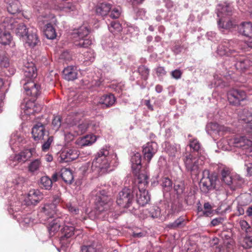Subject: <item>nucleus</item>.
Masks as SVG:
<instances>
[{
  "instance_id": "1",
  "label": "nucleus",
  "mask_w": 252,
  "mask_h": 252,
  "mask_svg": "<svg viewBox=\"0 0 252 252\" xmlns=\"http://www.w3.org/2000/svg\"><path fill=\"white\" fill-rule=\"evenodd\" d=\"M110 159L109 151L107 149H102L97 153L91 164L86 163L82 166V171L84 174L92 173L94 177L109 172L112 170L110 167Z\"/></svg>"
},
{
  "instance_id": "2",
  "label": "nucleus",
  "mask_w": 252,
  "mask_h": 252,
  "mask_svg": "<svg viewBox=\"0 0 252 252\" xmlns=\"http://www.w3.org/2000/svg\"><path fill=\"white\" fill-rule=\"evenodd\" d=\"M234 53H235V51L229 48H224L223 49L221 48V56H233V57H230L229 60H233L235 62V66L237 70L240 72H245L252 67V61L248 57L238 54L233 55Z\"/></svg>"
},
{
  "instance_id": "3",
  "label": "nucleus",
  "mask_w": 252,
  "mask_h": 252,
  "mask_svg": "<svg viewBox=\"0 0 252 252\" xmlns=\"http://www.w3.org/2000/svg\"><path fill=\"white\" fill-rule=\"evenodd\" d=\"M16 25V20L11 17L5 18L3 22L0 24V43L3 45L10 43L12 37L9 30L13 31Z\"/></svg>"
},
{
  "instance_id": "4",
  "label": "nucleus",
  "mask_w": 252,
  "mask_h": 252,
  "mask_svg": "<svg viewBox=\"0 0 252 252\" xmlns=\"http://www.w3.org/2000/svg\"><path fill=\"white\" fill-rule=\"evenodd\" d=\"M135 192L134 188H124L120 191L117 198V204L122 208H129L134 201Z\"/></svg>"
},
{
  "instance_id": "5",
  "label": "nucleus",
  "mask_w": 252,
  "mask_h": 252,
  "mask_svg": "<svg viewBox=\"0 0 252 252\" xmlns=\"http://www.w3.org/2000/svg\"><path fill=\"white\" fill-rule=\"evenodd\" d=\"M205 157L200 156L198 158L192 154H187L184 158V162L187 170L191 174L197 175L199 173V166L203 164Z\"/></svg>"
},
{
  "instance_id": "6",
  "label": "nucleus",
  "mask_w": 252,
  "mask_h": 252,
  "mask_svg": "<svg viewBox=\"0 0 252 252\" xmlns=\"http://www.w3.org/2000/svg\"><path fill=\"white\" fill-rule=\"evenodd\" d=\"M89 30L85 26L81 27L74 31L72 37L75 39V45L80 47L87 48L92 44L91 40L87 38Z\"/></svg>"
},
{
  "instance_id": "7",
  "label": "nucleus",
  "mask_w": 252,
  "mask_h": 252,
  "mask_svg": "<svg viewBox=\"0 0 252 252\" xmlns=\"http://www.w3.org/2000/svg\"><path fill=\"white\" fill-rule=\"evenodd\" d=\"M82 117V114H76L75 117L73 118V116H69L66 119V122L70 126L72 127V130H74V133L71 136H75L81 135L84 133L88 128L92 126V124L90 125L87 122L83 123L78 126H75L77 123L79 121Z\"/></svg>"
},
{
  "instance_id": "8",
  "label": "nucleus",
  "mask_w": 252,
  "mask_h": 252,
  "mask_svg": "<svg viewBox=\"0 0 252 252\" xmlns=\"http://www.w3.org/2000/svg\"><path fill=\"white\" fill-rule=\"evenodd\" d=\"M39 216L42 221L48 220L49 219L55 217H56V218L59 217H63V215H62L61 212L55 203L45 204L42 208Z\"/></svg>"
},
{
  "instance_id": "9",
  "label": "nucleus",
  "mask_w": 252,
  "mask_h": 252,
  "mask_svg": "<svg viewBox=\"0 0 252 252\" xmlns=\"http://www.w3.org/2000/svg\"><path fill=\"white\" fill-rule=\"evenodd\" d=\"M34 151L33 149H26L11 155L8 159L9 164L14 167L19 163H25L32 157Z\"/></svg>"
},
{
  "instance_id": "10",
  "label": "nucleus",
  "mask_w": 252,
  "mask_h": 252,
  "mask_svg": "<svg viewBox=\"0 0 252 252\" xmlns=\"http://www.w3.org/2000/svg\"><path fill=\"white\" fill-rule=\"evenodd\" d=\"M111 198L106 194L104 190H100L95 198V209L98 213H102L110 209L112 205Z\"/></svg>"
},
{
  "instance_id": "11",
  "label": "nucleus",
  "mask_w": 252,
  "mask_h": 252,
  "mask_svg": "<svg viewBox=\"0 0 252 252\" xmlns=\"http://www.w3.org/2000/svg\"><path fill=\"white\" fill-rule=\"evenodd\" d=\"M227 98L229 103L234 105H239L240 102L247 98L246 92L240 89H232L227 93Z\"/></svg>"
},
{
  "instance_id": "12",
  "label": "nucleus",
  "mask_w": 252,
  "mask_h": 252,
  "mask_svg": "<svg viewBox=\"0 0 252 252\" xmlns=\"http://www.w3.org/2000/svg\"><path fill=\"white\" fill-rule=\"evenodd\" d=\"M234 144L236 147L245 150V154L252 158V141L245 136H240L234 139Z\"/></svg>"
},
{
  "instance_id": "13",
  "label": "nucleus",
  "mask_w": 252,
  "mask_h": 252,
  "mask_svg": "<svg viewBox=\"0 0 252 252\" xmlns=\"http://www.w3.org/2000/svg\"><path fill=\"white\" fill-rule=\"evenodd\" d=\"M158 149L157 144L154 142H148L143 145L142 152L144 159L149 162L158 151Z\"/></svg>"
},
{
  "instance_id": "14",
  "label": "nucleus",
  "mask_w": 252,
  "mask_h": 252,
  "mask_svg": "<svg viewBox=\"0 0 252 252\" xmlns=\"http://www.w3.org/2000/svg\"><path fill=\"white\" fill-rule=\"evenodd\" d=\"M217 177L216 176L203 177L200 182V187L204 192H207L211 189L216 188Z\"/></svg>"
},
{
  "instance_id": "15",
  "label": "nucleus",
  "mask_w": 252,
  "mask_h": 252,
  "mask_svg": "<svg viewBox=\"0 0 252 252\" xmlns=\"http://www.w3.org/2000/svg\"><path fill=\"white\" fill-rule=\"evenodd\" d=\"M23 87L27 95L35 97L40 93V86L31 80L24 83Z\"/></svg>"
},
{
  "instance_id": "16",
  "label": "nucleus",
  "mask_w": 252,
  "mask_h": 252,
  "mask_svg": "<svg viewBox=\"0 0 252 252\" xmlns=\"http://www.w3.org/2000/svg\"><path fill=\"white\" fill-rule=\"evenodd\" d=\"M63 227L62 229V233L63 237L68 238L74 234L75 228L74 224L71 221V219L68 216L64 215Z\"/></svg>"
},
{
  "instance_id": "17",
  "label": "nucleus",
  "mask_w": 252,
  "mask_h": 252,
  "mask_svg": "<svg viewBox=\"0 0 252 252\" xmlns=\"http://www.w3.org/2000/svg\"><path fill=\"white\" fill-rule=\"evenodd\" d=\"M78 156V152L76 150L65 148L61 152L60 157L61 161L67 162L75 160Z\"/></svg>"
},
{
  "instance_id": "18",
  "label": "nucleus",
  "mask_w": 252,
  "mask_h": 252,
  "mask_svg": "<svg viewBox=\"0 0 252 252\" xmlns=\"http://www.w3.org/2000/svg\"><path fill=\"white\" fill-rule=\"evenodd\" d=\"M134 189H135L134 194H136L137 203L141 206H144L148 204L150 200V196L148 191L145 189L141 190L140 187H139L138 189L135 187H134Z\"/></svg>"
},
{
  "instance_id": "19",
  "label": "nucleus",
  "mask_w": 252,
  "mask_h": 252,
  "mask_svg": "<svg viewBox=\"0 0 252 252\" xmlns=\"http://www.w3.org/2000/svg\"><path fill=\"white\" fill-rule=\"evenodd\" d=\"M64 218L59 217L53 220L48 226V230L49 235L51 236H54L59 230L61 225H63Z\"/></svg>"
},
{
  "instance_id": "20",
  "label": "nucleus",
  "mask_w": 252,
  "mask_h": 252,
  "mask_svg": "<svg viewBox=\"0 0 252 252\" xmlns=\"http://www.w3.org/2000/svg\"><path fill=\"white\" fill-rule=\"evenodd\" d=\"M22 70L24 76L27 78L31 79L36 76V69L32 62H24Z\"/></svg>"
},
{
  "instance_id": "21",
  "label": "nucleus",
  "mask_w": 252,
  "mask_h": 252,
  "mask_svg": "<svg viewBox=\"0 0 252 252\" xmlns=\"http://www.w3.org/2000/svg\"><path fill=\"white\" fill-rule=\"evenodd\" d=\"M32 134L35 141L43 139L45 135L44 126L41 123L35 124L32 128Z\"/></svg>"
},
{
  "instance_id": "22",
  "label": "nucleus",
  "mask_w": 252,
  "mask_h": 252,
  "mask_svg": "<svg viewBox=\"0 0 252 252\" xmlns=\"http://www.w3.org/2000/svg\"><path fill=\"white\" fill-rule=\"evenodd\" d=\"M37 31L35 29L31 28L29 31L28 34H26L22 40L26 42L29 46H35L39 41L36 34Z\"/></svg>"
},
{
  "instance_id": "23",
  "label": "nucleus",
  "mask_w": 252,
  "mask_h": 252,
  "mask_svg": "<svg viewBox=\"0 0 252 252\" xmlns=\"http://www.w3.org/2000/svg\"><path fill=\"white\" fill-rule=\"evenodd\" d=\"M41 109V105L36 104L33 101H27L23 108L25 113L28 115L38 113Z\"/></svg>"
},
{
  "instance_id": "24",
  "label": "nucleus",
  "mask_w": 252,
  "mask_h": 252,
  "mask_svg": "<svg viewBox=\"0 0 252 252\" xmlns=\"http://www.w3.org/2000/svg\"><path fill=\"white\" fill-rule=\"evenodd\" d=\"M63 78L67 81H73L77 78V67L69 66L65 68L63 72Z\"/></svg>"
},
{
  "instance_id": "25",
  "label": "nucleus",
  "mask_w": 252,
  "mask_h": 252,
  "mask_svg": "<svg viewBox=\"0 0 252 252\" xmlns=\"http://www.w3.org/2000/svg\"><path fill=\"white\" fill-rule=\"evenodd\" d=\"M232 170L228 167L221 164V183H224L226 185L228 183H231V179L233 176L231 172ZM222 184H221V186Z\"/></svg>"
},
{
  "instance_id": "26",
  "label": "nucleus",
  "mask_w": 252,
  "mask_h": 252,
  "mask_svg": "<svg viewBox=\"0 0 252 252\" xmlns=\"http://www.w3.org/2000/svg\"><path fill=\"white\" fill-rule=\"evenodd\" d=\"M42 198V195L38 190L32 189L27 198V202L29 204H35Z\"/></svg>"
},
{
  "instance_id": "27",
  "label": "nucleus",
  "mask_w": 252,
  "mask_h": 252,
  "mask_svg": "<svg viewBox=\"0 0 252 252\" xmlns=\"http://www.w3.org/2000/svg\"><path fill=\"white\" fill-rule=\"evenodd\" d=\"M131 168L134 174H136L141 168V156L140 154L137 153L131 158Z\"/></svg>"
},
{
  "instance_id": "28",
  "label": "nucleus",
  "mask_w": 252,
  "mask_h": 252,
  "mask_svg": "<svg viewBox=\"0 0 252 252\" xmlns=\"http://www.w3.org/2000/svg\"><path fill=\"white\" fill-rule=\"evenodd\" d=\"M231 183H228L227 186L231 190H235L237 188H241L244 183V180L238 175H233L231 179Z\"/></svg>"
},
{
  "instance_id": "29",
  "label": "nucleus",
  "mask_w": 252,
  "mask_h": 252,
  "mask_svg": "<svg viewBox=\"0 0 252 252\" xmlns=\"http://www.w3.org/2000/svg\"><path fill=\"white\" fill-rule=\"evenodd\" d=\"M226 238L223 240V246H221V252H233L234 249V241L226 235Z\"/></svg>"
},
{
  "instance_id": "30",
  "label": "nucleus",
  "mask_w": 252,
  "mask_h": 252,
  "mask_svg": "<svg viewBox=\"0 0 252 252\" xmlns=\"http://www.w3.org/2000/svg\"><path fill=\"white\" fill-rule=\"evenodd\" d=\"M239 32L246 36L252 35V23L245 22L241 24L238 27Z\"/></svg>"
},
{
  "instance_id": "31",
  "label": "nucleus",
  "mask_w": 252,
  "mask_h": 252,
  "mask_svg": "<svg viewBox=\"0 0 252 252\" xmlns=\"http://www.w3.org/2000/svg\"><path fill=\"white\" fill-rule=\"evenodd\" d=\"M17 25L14 27L13 31H15L16 34L20 37L23 38L25 36L28 34L29 31L31 29H27L26 26L23 23H18L16 20Z\"/></svg>"
},
{
  "instance_id": "32",
  "label": "nucleus",
  "mask_w": 252,
  "mask_h": 252,
  "mask_svg": "<svg viewBox=\"0 0 252 252\" xmlns=\"http://www.w3.org/2000/svg\"><path fill=\"white\" fill-rule=\"evenodd\" d=\"M42 167L40 159L37 158L32 160L28 165V171L33 174H37Z\"/></svg>"
},
{
  "instance_id": "33",
  "label": "nucleus",
  "mask_w": 252,
  "mask_h": 252,
  "mask_svg": "<svg viewBox=\"0 0 252 252\" xmlns=\"http://www.w3.org/2000/svg\"><path fill=\"white\" fill-rule=\"evenodd\" d=\"M95 141L96 137L94 135H88L78 139L76 143L79 146L84 147L90 145Z\"/></svg>"
},
{
  "instance_id": "34",
  "label": "nucleus",
  "mask_w": 252,
  "mask_h": 252,
  "mask_svg": "<svg viewBox=\"0 0 252 252\" xmlns=\"http://www.w3.org/2000/svg\"><path fill=\"white\" fill-rule=\"evenodd\" d=\"M115 100V97L114 95L109 94L101 96L99 100V103L104 105L103 107H109L114 104Z\"/></svg>"
},
{
  "instance_id": "35",
  "label": "nucleus",
  "mask_w": 252,
  "mask_h": 252,
  "mask_svg": "<svg viewBox=\"0 0 252 252\" xmlns=\"http://www.w3.org/2000/svg\"><path fill=\"white\" fill-rule=\"evenodd\" d=\"M60 176L64 182L71 184L73 180V176L71 170L66 168L61 170Z\"/></svg>"
},
{
  "instance_id": "36",
  "label": "nucleus",
  "mask_w": 252,
  "mask_h": 252,
  "mask_svg": "<svg viewBox=\"0 0 252 252\" xmlns=\"http://www.w3.org/2000/svg\"><path fill=\"white\" fill-rule=\"evenodd\" d=\"M111 9V5L106 2L99 4L96 8V12L101 16L107 15Z\"/></svg>"
},
{
  "instance_id": "37",
  "label": "nucleus",
  "mask_w": 252,
  "mask_h": 252,
  "mask_svg": "<svg viewBox=\"0 0 252 252\" xmlns=\"http://www.w3.org/2000/svg\"><path fill=\"white\" fill-rule=\"evenodd\" d=\"M207 129L208 132L212 136L220 135V126L216 123H210L207 126Z\"/></svg>"
},
{
  "instance_id": "38",
  "label": "nucleus",
  "mask_w": 252,
  "mask_h": 252,
  "mask_svg": "<svg viewBox=\"0 0 252 252\" xmlns=\"http://www.w3.org/2000/svg\"><path fill=\"white\" fill-rule=\"evenodd\" d=\"M102 249L101 245L93 243L91 245L83 246L81 252H102Z\"/></svg>"
},
{
  "instance_id": "39",
  "label": "nucleus",
  "mask_w": 252,
  "mask_h": 252,
  "mask_svg": "<svg viewBox=\"0 0 252 252\" xmlns=\"http://www.w3.org/2000/svg\"><path fill=\"white\" fill-rule=\"evenodd\" d=\"M7 8L8 12L15 14L20 10V3L17 0H14L9 4Z\"/></svg>"
},
{
  "instance_id": "40",
  "label": "nucleus",
  "mask_w": 252,
  "mask_h": 252,
  "mask_svg": "<svg viewBox=\"0 0 252 252\" xmlns=\"http://www.w3.org/2000/svg\"><path fill=\"white\" fill-rule=\"evenodd\" d=\"M44 32L45 36L48 39H53L56 37L55 30L51 24L46 25Z\"/></svg>"
},
{
  "instance_id": "41",
  "label": "nucleus",
  "mask_w": 252,
  "mask_h": 252,
  "mask_svg": "<svg viewBox=\"0 0 252 252\" xmlns=\"http://www.w3.org/2000/svg\"><path fill=\"white\" fill-rule=\"evenodd\" d=\"M23 140V137L18 133H13L11 135L9 144L12 148L14 149L15 147H18L19 144L22 142Z\"/></svg>"
},
{
  "instance_id": "42",
  "label": "nucleus",
  "mask_w": 252,
  "mask_h": 252,
  "mask_svg": "<svg viewBox=\"0 0 252 252\" xmlns=\"http://www.w3.org/2000/svg\"><path fill=\"white\" fill-rule=\"evenodd\" d=\"M135 175L137 176L138 184H139V186H141V187L143 185V188H144L148 183V176L146 172L139 173V171H138V172Z\"/></svg>"
},
{
  "instance_id": "43",
  "label": "nucleus",
  "mask_w": 252,
  "mask_h": 252,
  "mask_svg": "<svg viewBox=\"0 0 252 252\" xmlns=\"http://www.w3.org/2000/svg\"><path fill=\"white\" fill-rule=\"evenodd\" d=\"M185 219L184 217H180L174 222L168 224L167 226L168 228L173 229L182 227L185 225Z\"/></svg>"
},
{
  "instance_id": "44",
  "label": "nucleus",
  "mask_w": 252,
  "mask_h": 252,
  "mask_svg": "<svg viewBox=\"0 0 252 252\" xmlns=\"http://www.w3.org/2000/svg\"><path fill=\"white\" fill-rule=\"evenodd\" d=\"M232 10L233 8L230 3L225 2L221 5V15L223 14L228 16L231 15Z\"/></svg>"
},
{
  "instance_id": "45",
  "label": "nucleus",
  "mask_w": 252,
  "mask_h": 252,
  "mask_svg": "<svg viewBox=\"0 0 252 252\" xmlns=\"http://www.w3.org/2000/svg\"><path fill=\"white\" fill-rule=\"evenodd\" d=\"M138 71L141 75L142 79L146 80L149 75V69L144 65L140 66L138 68Z\"/></svg>"
},
{
  "instance_id": "46",
  "label": "nucleus",
  "mask_w": 252,
  "mask_h": 252,
  "mask_svg": "<svg viewBox=\"0 0 252 252\" xmlns=\"http://www.w3.org/2000/svg\"><path fill=\"white\" fill-rule=\"evenodd\" d=\"M41 184L45 188V189H50L52 186V180L47 176H44L41 178Z\"/></svg>"
},
{
  "instance_id": "47",
  "label": "nucleus",
  "mask_w": 252,
  "mask_h": 252,
  "mask_svg": "<svg viewBox=\"0 0 252 252\" xmlns=\"http://www.w3.org/2000/svg\"><path fill=\"white\" fill-rule=\"evenodd\" d=\"M174 189L178 194H182L185 189L184 183L182 182H176L174 185Z\"/></svg>"
},
{
  "instance_id": "48",
  "label": "nucleus",
  "mask_w": 252,
  "mask_h": 252,
  "mask_svg": "<svg viewBox=\"0 0 252 252\" xmlns=\"http://www.w3.org/2000/svg\"><path fill=\"white\" fill-rule=\"evenodd\" d=\"M161 185L166 191H168L171 188L172 182L168 178L165 177L162 179Z\"/></svg>"
},
{
  "instance_id": "49",
  "label": "nucleus",
  "mask_w": 252,
  "mask_h": 252,
  "mask_svg": "<svg viewBox=\"0 0 252 252\" xmlns=\"http://www.w3.org/2000/svg\"><path fill=\"white\" fill-rule=\"evenodd\" d=\"M109 30L111 32H119L121 30V25L119 23L116 22H112L110 26H109Z\"/></svg>"
},
{
  "instance_id": "50",
  "label": "nucleus",
  "mask_w": 252,
  "mask_h": 252,
  "mask_svg": "<svg viewBox=\"0 0 252 252\" xmlns=\"http://www.w3.org/2000/svg\"><path fill=\"white\" fill-rule=\"evenodd\" d=\"M53 128L55 130L59 129L61 126V118L60 116L54 117L52 123Z\"/></svg>"
},
{
  "instance_id": "51",
  "label": "nucleus",
  "mask_w": 252,
  "mask_h": 252,
  "mask_svg": "<svg viewBox=\"0 0 252 252\" xmlns=\"http://www.w3.org/2000/svg\"><path fill=\"white\" fill-rule=\"evenodd\" d=\"M47 136L48 138L47 141L45 142L42 146V150L43 151H47L48 150L50 147L51 143L53 141V136H48V135H47Z\"/></svg>"
},
{
  "instance_id": "52",
  "label": "nucleus",
  "mask_w": 252,
  "mask_h": 252,
  "mask_svg": "<svg viewBox=\"0 0 252 252\" xmlns=\"http://www.w3.org/2000/svg\"><path fill=\"white\" fill-rule=\"evenodd\" d=\"M150 216L152 218H157L160 215L159 209L157 207H153L149 211Z\"/></svg>"
},
{
  "instance_id": "53",
  "label": "nucleus",
  "mask_w": 252,
  "mask_h": 252,
  "mask_svg": "<svg viewBox=\"0 0 252 252\" xmlns=\"http://www.w3.org/2000/svg\"><path fill=\"white\" fill-rule=\"evenodd\" d=\"M235 24L232 21L229 20L227 21H221V28L230 29L235 26Z\"/></svg>"
},
{
  "instance_id": "54",
  "label": "nucleus",
  "mask_w": 252,
  "mask_h": 252,
  "mask_svg": "<svg viewBox=\"0 0 252 252\" xmlns=\"http://www.w3.org/2000/svg\"><path fill=\"white\" fill-rule=\"evenodd\" d=\"M242 246L245 248H252V237H246L244 239Z\"/></svg>"
},
{
  "instance_id": "55",
  "label": "nucleus",
  "mask_w": 252,
  "mask_h": 252,
  "mask_svg": "<svg viewBox=\"0 0 252 252\" xmlns=\"http://www.w3.org/2000/svg\"><path fill=\"white\" fill-rule=\"evenodd\" d=\"M121 10L120 7H114L112 9L110 17L113 19H116L119 17L121 15Z\"/></svg>"
},
{
  "instance_id": "56",
  "label": "nucleus",
  "mask_w": 252,
  "mask_h": 252,
  "mask_svg": "<svg viewBox=\"0 0 252 252\" xmlns=\"http://www.w3.org/2000/svg\"><path fill=\"white\" fill-rule=\"evenodd\" d=\"M240 225L242 229L245 230L247 233L251 232V228L249 224L245 220H241L240 221Z\"/></svg>"
},
{
  "instance_id": "57",
  "label": "nucleus",
  "mask_w": 252,
  "mask_h": 252,
  "mask_svg": "<svg viewBox=\"0 0 252 252\" xmlns=\"http://www.w3.org/2000/svg\"><path fill=\"white\" fill-rule=\"evenodd\" d=\"M66 208L68 211L73 215L77 214L79 212V209L75 206H72L71 204L68 203L66 204Z\"/></svg>"
},
{
  "instance_id": "58",
  "label": "nucleus",
  "mask_w": 252,
  "mask_h": 252,
  "mask_svg": "<svg viewBox=\"0 0 252 252\" xmlns=\"http://www.w3.org/2000/svg\"><path fill=\"white\" fill-rule=\"evenodd\" d=\"M189 146L193 149L194 151H198L200 149V144L199 142L196 139L190 142Z\"/></svg>"
},
{
  "instance_id": "59",
  "label": "nucleus",
  "mask_w": 252,
  "mask_h": 252,
  "mask_svg": "<svg viewBox=\"0 0 252 252\" xmlns=\"http://www.w3.org/2000/svg\"><path fill=\"white\" fill-rule=\"evenodd\" d=\"M63 9L66 12L73 11L76 9V6L71 3H67L63 6Z\"/></svg>"
},
{
  "instance_id": "60",
  "label": "nucleus",
  "mask_w": 252,
  "mask_h": 252,
  "mask_svg": "<svg viewBox=\"0 0 252 252\" xmlns=\"http://www.w3.org/2000/svg\"><path fill=\"white\" fill-rule=\"evenodd\" d=\"M204 208L206 210V211L203 212L204 215L206 216H209L212 214L211 211V206L209 203L207 202L204 204Z\"/></svg>"
},
{
  "instance_id": "61",
  "label": "nucleus",
  "mask_w": 252,
  "mask_h": 252,
  "mask_svg": "<svg viewBox=\"0 0 252 252\" xmlns=\"http://www.w3.org/2000/svg\"><path fill=\"white\" fill-rule=\"evenodd\" d=\"M167 151L169 155L172 157H174L177 152V148L174 146H170Z\"/></svg>"
},
{
  "instance_id": "62",
  "label": "nucleus",
  "mask_w": 252,
  "mask_h": 252,
  "mask_svg": "<svg viewBox=\"0 0 252 252\" xmlns=\"http://www.w3.org/2000/svg\"><path fill=\"white\" fill-rule=\"evenodd\" d=\"M171 74L173 78L178 79L180 78L182 72L180 70L176 69L172 72Z\"/></svg>"
},
{
  "instance_id": "63",
  "label": "nucleus",
  "mask_w": 252,
  "mask_h": 252,
  "mask_svg": "<svg viewBox=\"0 0 252 252\" xmlns=\"http://www.w3.org/2000/svg\"><path fill=\"white\" fill-rule=\"evenodd\" d=\"M156 72L158 75H163L165 74L166 71L163 67L158 66L156 69Z\"/></svg>"
},
{
  "instance_id": "64",
  "label": "nucleus",
  "mask_w": 252,
  "mask_h": 252,
  "mask_svg": "<svg viewBox=\"0 0 252 252\" xmlns=\"http://www.w3.org/2000/svg\"><path fill=\"white\" fill-rule=\"evenodd\" d=\"M246 170L249 176L252 175V163H248L246 164Z\"/></svg>"
}]
</instances>
